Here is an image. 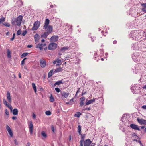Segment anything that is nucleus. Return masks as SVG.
Wrapping results in <instances>:
<instances>
[{
    "instance_id": "obj_53",
    "label": "nucleus",
    "mask_w": 146,
    "mask_h": 146,
    "mask_svg": "<svg viewBox=\"0 0 146 146\" xmlns=\"http://www.w3.org/2000/svg\"><path fill=\"white\" fill-rule=\"evenodd\" d=\"M90 38H91V39L92 42H93L96 39L95 37L93 36V37H92L91 36Z\"/></svg>"
},
{
    "instance_id": "obj_34",
    "label": "nucleus",
    "mask_w": 146,
    "mask_h": 146,
    "mask_svg": "<svg viewBox=\"0 0 146 146\" xmlns=\"http://www.w3.org/2000/svg\"><path fill=\"white\" fill-rule=\"evenodd\" d=\"M81 135V139L80 140H82V141H84V139L85 137V134H80Z\"/></svg>"
},
{
    "instance_id": "obj_60",
    "label": "nucleus",
    "mask_w": 146,
    "mask_h": 146,
    "mask_svg": "<svg viewBox=\"0 0 146 146\" xmlns=\"http://www.w3.org/2000/svg\"><path fill=\"white\" fill-rule=\"evenodd\" d=\"M32 47V46L31 45H28L27 46L28 48H30Z\"/></svg>"
},
{
    "instance_id": "obj_35",
    "label": "nucleus",
    "mask_w": 146,
    "mask_h": 146,
    "mask_svg": "<svg viewBox=\"0 0 146 146\" xmlns=\"http://www.w3.org/2000/svg\"><path fill=\"white\" fill-rule=\"evenodd\" d=\"M50 102H53L54 101V99L52 95H51L50 97Z\"/></svg>"
},
{
    "instance_id": "obj_2",
    "label": "nucleus",
    "mask_w": 146,
    "mask_h": 146,
    "mask_svg": "<svg viewBox=\"0 0 146 146\" xmlns=\"http://www.w3.org/2000/svg\"><path fill=\"white\" fill-rule=\"evenodd\" d=\"M137 30H133L131 32L129 35V36L135 40H137V36L139 34Z\"/></svg>"
},
{
    "instance_id": "obj_5",
    "label": "nucleus",
    "mask_w": 146,
    "mask_h": 146,
    "mask_svg": "<svg viewBox=\"0 0 146 146\" xmlns=\"http://www.w3.org/2000/svg\"><path fill=\"white\" fill-rule=\"evenodd\" d=\"M40 25V22L38 21H37L35 22L33 24V26L32 28V30L33 31H35L37 30Z\"/></svg>"
},
{
    "instance_id": "obj_10",
    "label": "nucleus",
    "mask_w": 146,
    "mask_h": 146,
    "mask_svg": "<svg viewBox=\"0 0 146 146\" xmlns=\"http://www.w3.org/2000/svg\"><path fill=\"white\" fill-rule=\"evenodd\" d=\"M138 56L137 52L134 53L132 55V58L133 61L136 62L138 60Z\"/></svg>"
},
{
    "instance_id": "obj_49",
    "label": "nucleus",
    "mask_w": 146,
    "mask_h": 146,
    "mask_svg": "<svg viewBox=\"0 0 146 146\" xmlns=\"http://www.w3.org/2000/svg\"><path fill=\"white\" fill-rule=\"evenodd\" d=\"M91 110V108L90 107H88V108H84V110Z\"/></svg>"
},
{
    "instance_id": "obj_3",
    "label": "nucleus",
    "mask_w": 146,
    "mask_h": 146,
    "mask_svg": "<svg viewBox=\"0 0 146 146\" xmlns=\"http://www.w3.org/2000/svg\"><path fill=\"white\" fill-rule=\"evenodd\" d=\"M140 87L139 85L137 84H134V86H133L131 87V89L132 90V92L133 93H137L140 92Z\"/></svg>"
},
{
    "instance_id": "obj_54",
    "label": "nucleus",
    "mask_w": 146,
    "mask_h": 146,
    "mask_svg": "<svg viewBox=\"0 0 146 146\" xmlns=\"http://www.w3.org/2000/svg\"><path fill=\"white\" fill-rule=\"evenodd\" d=\"M83 141H82V140H80V145L79 146H83Z\"/></svg>"
},
{
    "instance_id": "obj_12",
    "label": "nucleus",
    "mask_w": 146,
    "mask_h": 146,
    "mask_svg": "<svg viewBox=\"0 0 146 146\" xmlns=\"http://www.w3.org/2000/svg\"><path fill=\"white\" fill-rule=\"evenodd\" d=\"M130 127L132 129H134L135 130H139L140 129L138 127V126L135 124H131Z\"/></svg>"
},
{
    "instance_id": "obj_45",
    "label": "nucleus",
    "mask_w": 146,
    "mask_h": 146,
    "mask_svg": "<svg viewBox=\"0 0 146 146\" xmlns=\"http://www.w3.org/2000/svg\"><path fill=\"white\" fill-rule=\"evenodd\" d=\"M55 90L58 93L60 91V89L58 87L55 88Z\"/></svg>"
},
{
    "instance_id": "obj_37",
    "label": "nucleus",
    "mask_w": 146,
    "mask_h": 146,
    "mask_svg": "<svg viewBox=\"0 0 146 146\" xmlns=\"http://www.w3.org/2000/svg\"><path fill=\"white\" fill-rule=\"evenodd\" d=\"M45 114L47 115H50L51 114V112L50 111H47L45 112Z\"/></svg>"
},
{
    "instance_id": "obj_4",
    "label": "nucleus",
    "mask_w": 146,
    "mask_h": 146,
    "mask_svg": "<svg viewBox=\"0 0 146 146\" xmlns=\"http://www.w3.org/2000/svg\"><path fill=\"white\" fill-rule=\"evenodd\" d=\"M57 44L56 43L54 42L51 43L49 44L48 48L49 50H53L57 48Z\"/></svg>"
},
{
    "instance_id": "obj_55",
    "label": "nucleus",
    "mask_w": 146,
    "mask_h": 146,
    "mask_svg": "<svg viewBox=\"0 0 146 146\" xmlns=\"http://www.w3.org/2000/svg\"><path fill=\"white\" fill-rule=\"evenodd\" d=\"M141 108L143 109L144 110H146V105H143V106H142L141 107Z\"/></svg>"
},
{
    "instance_id": "obj_33",
    "label": "nucleus",
    "mask_w": 146,
    "mask_h": 146,
    "mask_svg": "<svg viewBox=\"0 0 146 146\" xmlns=\"http://www.w3.org/2000/svg\"><path fill=\"white\" fill-rule=\"evenodd\" d=\"M3 102L5 106H6L7 107V106L8 105H10L7 103L6 100L5 99H3Z\"/></svg>"
},
{
    "instance_id": "obj_11",
    "label": "nucleus",
    "mask_w": 146,
    "mask_h": 146,
    "mask_svg": "<svg viewBox=\"0 0 146 146\" xmlns=\"http://www.w3.org/2000/svg\"><path fill=\"white\" fill-rule=\"evenodd\" d=\"M61 60L60 59L58 58L57 59L54 60L53 62V63L55 64L57 63L56 65V66H59L61 64Z\"/></svg>"
},
{
    "instance_id": "obj_21",
    "label": "nucleus",
    "mask_w": 146,
    "mask_h": 146,
    "mask_svg": "<svg viewBox=\"0 0 146 146\" xmlns=\"http://www.w3.org/2000/svg\"><path fill=\"white\" fill-rule=\"evenodd\" d=\"M33 125L32 122H30V124L29 126V132L30 134H32L33 132Z\"/></svg>"
},
{
    "instance_id": "obj_8",
    "label": "nucleus",
    "mask_w": 146,
    "mask_h": 146,
    "mask_svg": "<svg viewBox=\"0 0 146 146\" xmlns=\"http://www.w3.org/2000/svg\"><path fill=\"white\" fill-rule=\"evenodd\" d=\"M46 44L45 43H39L36 45V47L39 48L40 50H42L43 49V47L46 46Z\"/></svg>"
},
{
    "instance_id": "obj_42",
    "label": "nucleus",
    "mask_w": 146,
    "mask_h": 146,
    "mask_svg": "<svg viewBox=\"0 0 146 146\" xmlns=\"http://www.w3.org/2000/svg\"><path fill=\"white\" fill-rule=\"evenodd\" d=\"M132 136L133 137H135V138H137L138 137V136L137 135L134 133H133L132 134Z\"/></svg>"
},
{
    "instance_id": "obj_47",
    "label": "nucleus",
    "mask_w": 146,
    "mask_h": 146,
    "mask_svg": "<svg viewBox=\"0 0 146 146\" xmlns=\"http://www.w3.org/2000/svg\"><path fill=\"white\" fill-rule=\"evenodd\" d=\"M141 5L143 7L146 8V3L141 4Z\"/></svg>"
},
{
    "instance_id": "obj_28",
    "label": "nucleus",
    "mask_w": 146,
    "mask_h": 146,
    "mask_svg": "<svg viewBox=\"0 0 146 146\" xmlns=\"http://www.w3.org/2000/svg\"><path fill=\"white\" fill-rule=\"evenodd\" d=\"M32 85L33 88L35 92V93H36L37 90L35 84L34 83H32Z\"/></svg>"
},
{
    "instance_id": "obj_13",
    "label": "nucleus",
    "mask_w": 146,
    "mask_h": 146,
    "mask_svg": "<svg viewBox=\"0 0 146 146\" xmlns=\"http://www.w3.org/2000/svg\"><path fill=\"white\" fill-rule=\"evenodd\" d=\"M92 143V141L89 139H86L84 141V146H89Z\"/></svg>"
},
{
    "instance_id": "obj_46",
    "label": "nucleus",
    "mask_w": 146,
    "mask_h": 146,
    "mask_svg": "<svg viewBox=\"0 0 146 146\" xmlns=\"http://www.w3.org/2000/svg\"><path fill=\"white\" fill-rule=\"evenodd\" d=\"M27 33V31L26 30L24 31L22 33V35L24 36H25Z\"/></svg>"
},
{
    "instance_id": "obj_64",
    "label": "nucleus",
    "mask_w": 146,
    "mask_h": 146,
    "mask_svg": "<svg viewBox=\"0 0 146 146\" xmlns=\"http://www.w3.org/2000/svg\"><path fill=\"white\" fill-rule=\"evenodd\" d=\"M97 54L96 53H94V57L95 58H96V56H97Z\"/></svg>"
},
{
    "instance_id": "obj_62",
    "label": "nucleus",
    "mask_w": 146,
    "mask_h": 146,
    "mask_svg": "<svg viewBox=\"0 0 146 146\" xmlns=\"http://www.w3.org/2000/svg\"><path fill=\"white\" fill-rule=\"evenodd\" d=\"M17 118L16 117L13 116L12 117V119L14 120H15Z\"/></svg>"
},
{
    "instance_id": "obj_59",
    "label": "nucleus",
    "mask_w": 146,
    "mask_h": 146,
    "mask_svg": "<svg viewBox=\"0 0 146 146\" xmlns=\"http://www.w3.org/2000/svg\"><path fill=\"white\" fill-rule=\"evenodd\" d=\"M74 98H72L70 99L69 101L70 102H74Z\"/></svg>"
},
{
    "instance_id": "obj_15",
    "label": "nucleus",
    "mask_w": 146,
    "mask_h": 146,
    "mask_svg": "<svg viewBox=\"0 0 146 146\" xmlns=\"http://www.w3.org/2000/svg\"><path fill=\"white\" fill-rule=\"evenodd\" d=\"M6 97L8 102L9 103H11V100L10 96V94L9 91H7Z\"/></svg>"
},
{
    "instance_id": "obj_50",
    "label": "nucleus",
    "mask_w": 146,
    "mask_h": 146,
    "mask_svg": "<svg viewBox=\"0 0 146 146\" xmlns=\"http://www.w3.org/2000/svg\"><path fill=\"white\" fill-rule=\"evenodd\" d=\"M27 59L26 58H25L21 62V64L22 65H23L25 62V60Z\"/></svg>"
},
{
    "instance_id": "obj_24",
    "label": "nucleus",
    "mask_w": 146,
    "mask_h": 146,
    "mask_svg": "<svg viewBox=\"0 0 146 146\" xmlns=\"http://www.w3.org/2000/svg\"><path fill=\"white\" fill-rule=\"evenodd\" d=\"M63 69L61 67H59L56 69L55 71L54 72V73H56L59 72L63 70Z\"/></svg>"
},
{
    "instance_id": "obj_43",
    "label": "nucleus",
    "mask_w": 146,
    "mask_h": 146,
    "mask_svg": "<svg viewBox=\"0 0 146 146\" xmlns=\"http://www.w3.org/2000/svg\"><path fill=\"white\" fill-rule=\"evenodd\" d=\"M5 114L7 115H9V112L8 110L7 109H5Z\"/></svg>"
},
{
    "instance_id": "obj_36",
    "label": "nucleus",
    "mask_w": 146,
    "mask_h": 146,
    "mask_svg": "<svg viewBox=\"0 0 146 146\" xmlns=\"http://www.w3.org/2000/svg\"><path fill=\"white\" fill-rule=\"evenodd\" d=\"M3 25L7 27H9L10 26V24L7 22H4L3 23Z\"/></svg>"
},
{
    "instance_id": "obj_25",
    "label": "nucleus",
    "mask_w": 146,
    "mask_h": 146,
    "mask_svg": "<svg viewBox=\"0 0 146 146\" xmlns=\"http://www.w3.org/2000/svg\"><path fill=\"white\" fill-rule=\"evenodd\" d=\"M13 114L14 115H17L18 114V110L17 109L15 108L13 109Z\"/></svg>"
},
{
    "instance_id": "obj_38",
    "label": "nucleus",
    "mask_w": 146,
    "mask_h": 146,
    "mask_svg": "<svg viewBox=\"0 0 146 146\" xmlns=\"http://www.w3.org/2000/svg\"><path fill=\"white\" fill-rule=\"evenodd\" d=\"M41 135L44 138H46L47 136L46 135L45 133V132L44 131H42L41 132Z\"/></svg>"
},
{
    "instance_id": "obj_19",
    "label": "nucleus",
    "mask_w": 146,
    "mask_h": 146,
    "mask_svg": "<svg viewBox=\"0 0 146 146\" xmlns=\"http://www.w3.org/2000/svg\"><path fill=\"white\" fill-rule=\"evenodd\" d=\"M46 29V32H47L49 34L52 31L53 29L51 26L49 25L48 26Z\"/></svg>"
},
{
    "instance_id": "obj_16",
    "label": "nucleus",
    "mask_w": 146,
    "mask_h": 146,
    "mask_svg": "<svg viewBox=\"0 0 146 146\" xmlns=\"http://www.w3.org/2000/svg\"><path fill=\"white\" fill-rule=\"evenodd\" d=\"M61 93L62 96L64 98H67L70 94L69 93H67L65 91L62 92H61Z\"/></svg>"
},
{
    "instance_id": "obj_48",
    "label": "nucleus",
    "mask_w": 146,
    "mask_h": 146,
    "mask_svg": "<svg viewBox=\"0 0 146 146\" xmlns=\"http://www.w3.org/2000/svg\"><path fill=\"white\" fill-rule=\"evenodd\" d=\"M85 98L84 97H82L80 99V101H84L85 100Z\"/></svg>"
},
{
    "instance_id": "obj_57",
    "label": "nucleus",
    "mask_w": 146,
    "mask_h": 146,
    "mask_svg": "<svg viewBox=\"0 0 146 146\" xmlns=\"http://www.w3.org/2000/svg\"><path fill=\"white\" fill-rule=\"evenodd\" d=\"M14 143L16 144V145H17L18 144V143L16 139L14 140Z\"/></svg>"
},
{
    "instance_id": "obj_22",
    "label": "nucleus",
    "mask_w": 146,
    "mask_h": 146,
    "mask_svg": "<svg viewBox=\"0 0 146 146\" xmlns=\"http://www.w3.org/2000/svg\"><path fill=\"white\" fill-rule=\"evenodd\" d=\"M40 38V36L38 34H36L34 36L35 41L36 44Z\"/></svg>"
},
{
    "instance_id": "obj_58",
    "label": "nucleus",
    "mask_w": 146,
    "mask_h": 146,
    "mask_svg": "<svg viewBox=\"0 0 146 146\" xmlns=\"http://www.w3.org/2000/svg\"><path fill=\"white\" fill-rule=\"evenodd\" d=\"M32 117L33 118H35L36 117V115L34 113H33V114Z\"/></svg>"
},
{
    "instance_id": "obj_23",
    "label": "nucleus",
    "mask_w": 146,
    "mask_h": 146,
    "mask_svg": "<svg viewBox=\"0 0 146 146\" xmlns=\"http://www.w3.org/2000/svg\"><path fill=\"white\" fill-rule=\"evenodd\" d=\"M49 34L47 32H45L43 34L41 35V36L42 38H46Z\"/></svg>"
},
{
    "instance_id": "obj_39",
    "label": "nucleus",
    "mask_w": 146,
    "mask_h": 146,
    "mask_svg": "<svg viewBox=\"0 0 146 146\" xmlns=\"http://www.w3.org/2000/svg\"><path fill=\"white\" fill-rule=\"evenodd\" d=\"M81 115V113L80 112H78L76 114L74 115L75 117H79Z\"/></svg>"
},
{
    "instance_id": "obj_17",
    "label": "nucleus",
    "mask_w": 146,
    "mask_h": 146,
    "mask_svg": "<svg viewBox=\"0 0 146 146\" xmlns=\"http://www.w3.org/2000/svg\"><path fill=\"white\" fill-rule=\"evenodd\" d=\"M6 128L10 136L11 137H12L13 136V133H12V131L10 127L8 125H6Z\"/></svg>"
},
{
    "instance_id": "obj_44",
    "label": "nucleus",
    "mask_w": 146,
    "mask_h": 146,
    "mask_svg": "<svg viewBox=\"0 0 146 146\" xmlns=\"http://www.w3.org/2000/svg\"><path fill=\"white\" fill-rule=\"evenodd\" d=\"M7 107H8L10 109L11 111H12V107L11 105H8Z\"/></svg>"
},
{
    "instance_id": "obj_51",
    "label": "nucleus",
    "mask_w": 146,
    "mask_h": 146,
    "mask_svg": "<svg viewBox=\"0 0 146 146\" xmlns=\"http://www.w3.org/2000/svg\"><path fill=\"white\" fill-rule=\"evenodd\" d=\"M84 104V101H80V106H82Z\"/></svg>"
},
{
    "instance_id": "obj_27",
    "label": "nucleus",
    "mask_w": 146,
    "mask_h": 146,
    "mask_svg": "<svg viewBox=\"0 0 146 146\" xmlns=\"http://www.w3.org/2000/svg\"><path fill=\"white\" fill-rule=\"evenodd\" d=\"M7 56L8 58H11V52L10 50L9 49H7Z\"/></svg>"
},
{
    "instance_id": "obj_6",
    "label": "nucleus",
    "mask_w": 146,
    "mask_h": 146,
    "mask_svg": "<svg viewBox=\"0 0 146 146\" xmlns=\"http://www.w3.org/2000/svg\"><path fill=\"white\" fill-rule=\"evenodd\" d=\"M40 66L42 68H44L46 66V61L44 59H42L40 60Z\"/></svg>"
},
{
    "instance_id": "obj_52",
    "label": "nucleus",
    "mask_w": 146,
    "mask_h": 146,
    "mask_svg": "<svg viewBox=\"0 0 146 146\" xmlns=\"http://www.w3.org/2000/svg\"><path fill=\"white\" fill-rule=\"evenodd\" d=\"M145 13H146V8L143 7V8H142L141 9Z\"/></svg>"
},
{
    "instance_id": "obj_26",
    "label": "nucleus",
    "mask_w": 146,
    "mask_h": 146,
    "mask_svg": "<svg viewBox=\"0 0 146 146\" xmlns=\"http://www.w3.org/2000/svg\"><path fill=\"white\" fill-rule=\"evenodd\" d=\"M64 83V82H62V80H61L60 81H58L56 82L54 84V86H56V85H59L61 84H62Z\"/></svg>"
},
{
    "instance_id": "obj_32",
    "label": "nucleus",
    "mask_w": 146,
    "mask_h": 146,
    "mask_svg": "<svg viewBox=\"0 0 146 146\" xmlns=\"http://www.w3.org/2000/svg\"><path fill=\"white\" fill-rule=\"evenodd\" d=\"M28 54L29 53L27 52L24 53L21 55V57L22 58L25 57L27 56Z\"/></svg>"
},
{
    "instance_id": "obj_20",
    "label": "nucleus",
    "mask_w": 146,
    "mask_h": 146,
    "mask_svg": "<svg viewBox=\"0 0 146 146\" xmlns=\"http://www.w3.org/2000/svg\"><path fill=\"white\" fill-rule=\"evenodd\" d=\"M50 21L48 19H46L44 23V28L45 29H46L47 27L48 26L49 23Z\"/></svg>"
},
{
    "instance_id": "obj_56",
    "label": "nucleus",
    "mask_w": 146,
    "mask_h": 146,
    "mask_svg": "<svg viewBox=\"0 0 146 146\" xmlns=\"http://www.w3.org/2000/svg\"><path fill=\"white\" fill-rule=\"evenodd\" d=\"M51 127V129L52 131L53 132H54V126L53 125H52Z\"/></svg>"
},
{
    "instance_id": "obj_31",
    "label": "nucleus",
    "mask_w": 146,
    "mask_h": 146,
    "mask_svg": "<svg viewBox=\"0 0 146 146\" xmlns=\"http://www.w3.org/2000/svg\"><path fill=\"white\" fill-rule=\"evenodd\" d=\"M81 126L80 125H79L77 127V131L78 132L79 134H81Z\"/></svg>"
},
{
    "instance_id": "obj_63",
    "label": "nucleus",
    "mask_w": 146,
    "mask_h": 146,
    "mask_svg": "<svg viewBox=\"0 0 146 146\" xmlns=\"http://www.w3.org/2000/svg\"><path fill=\"white\" fill-rule=\"evenodd\" d=\"M14 38H14V37H12V38H11L10 39V41H13V40H14Z\"/></svg>"
},
{
    "instance_id": "obj_41",
    "label": "nucleus",
    "mask_w": 146,
    "mask_h": 146,
    "mask_svg": "<svg viewBox=\"0 0 146 146\" xmlns=\"http://www.w3.org/2000/svg\"><path fill=\"white\" fill-rule=\"evenodd\" d=\"M21 30H20V29L19 30L17 31V35H20L21 34Z\"/></svg>"
},
{
    "instance_id": "obj_40",
    "label": "nucleus",
    "mask_w": 146,
    "mask_h": 146,
    "mask_svg": "<svg viewBox=\"0 0 146 146\" xmlns=\"http://www.w3.org/2000/svg\"><path fill=\"white\" fill-rule=\"evenodd\" d=\"M5 20V19L3 17H2L0 18V24L4 22Z\"/></svg>"
},
{
    "instance_id": "obj_30",
    "label": "nucleus",
    "mask_w": 146,
    "mask_h": 146,
    "mask_svg": "<svg viewBox=\"0 0 146 146\" xmlns=\"http://www.w3.org/2000/svg\"><path fill=\"white\" fill-rule=\"evenodd\" d=\"M53 70H51L50 72L48 74V77L49 78H50L51 77L52 75L53 72Z\"/></svg>"
},
{
    "instance_id": "obj_1",
    "label": "nucleus",
    "mask_w": 146,
    "mask_h": 146,
    "mask_svg": "<svg viewBox=\"0 0 146 146\" xmlns=\"http://www.w3.org/2000/svg\"><path fill=\"white\" fill-rule=\"evenodd\" d=\"M23 17L21 15H20L17 18H13L11 21V23L12 25L20 26L21 25V23Z\"/></svg>"
},
{
    "instance_id": "obj_61",
    "label": "nucleus",
    "mask_w": 146,
    "mask_h": 146,
    "mask_svg": "<svg viewBox=\"0 0 146 146\" xmlns=\"http://www.w3.org/2000/svg\"><path fill=\"white\" fill-rule=\"evenodd\" d=\"M54 6L56 7V5H54H54H50V8H53V7H54Z\"/></svg>"
},
{
    "instance_id": "obj_29",
    "label": "nucleus",
    "mask_w": 146,
    "mask_h": 146,
    "mask_svg": "<svg viewBox=\"0 0 146 146\" xmlns=\"http://www.w3.org/2000/svg\"><path fill=\"white\" fill-rule=\"evenodd\" d=\"M68 47H64L60 49L61 51L64 52L68 50Z\"/></svg>"
},
{
    "instance_id": "obj_9",
    "label": "nucleus",
    "mask_w": 146,
    "mask_h": 146,
    "mask_svg": "<svg viewBox=\"0 0 146 146\" xmlns=\"http://www.w3.org/2000/svg\"><path fill=\"white\" fill-rule=\"evenodd\" d=\"M137 120L138 123L141 125H146V120L143 119H140L139 118H137Z\"/></svg>"
},
{
    "instance_id": "obj_14",
    "label": "nucleus",
    "mask_w": 146,
    "mask_h": 146,
    "mask_svg": "<svg viewBox=\"0 0 146 146\" xmlns=\"http://www.w3.org/2000/svg\"><path fill=\"white\" fill-rule=\"evenodd\" d=\"M98 99V98H93L92 99H91L90 100H89L88 102H87L85 104V105H88L90 104L93 103L94 102L95 100H97Z\"/></svg>"
},
{
    "instance_id": "obj_7",
    "label": "nucleus",
    "mask_w": 146,
    "mask_h": 146,
    "mask_svg": "<svg viewBox=\"0 0 146 146\" xmlns=\"http://www.w3.org/2000/svg\"><path fill=\"white\" fill-rule=\"evenodd\" d=\"M131 48L133 50H137L139 49V46L137 43H135L132 45Z\"/></svg>"
},
{
    "instance_id": "obj_18",
    "label": "nucleus",
    "mask_w": 146,
    "mask_h": 146,
    "mask_svg": "<svg viewBox=\"0 0 146 146\" xmlns=\"http://www.w3.org/2000/svg\"><path fill=\"white\" fill-rule=\"evenodd\" d=\"M58 38L57 36H54L51 37L50 38V40L51 42H55L58 40Z\"/></svg>"
}]
</instances>
